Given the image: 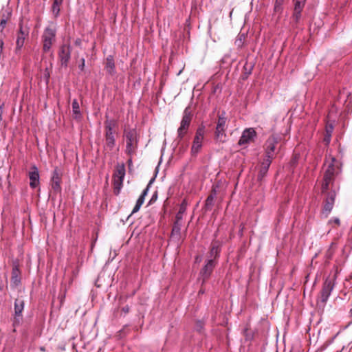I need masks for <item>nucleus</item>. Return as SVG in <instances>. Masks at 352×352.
Instances as JSON below:
<instances>
[{
	"instance_id": "1",
	"label": "nucleus",
	"mask_w": 352,
	"mask_h": 352,
	"mask_svg": "<svg viewBox=\"0 0 352 352\" xmlns=\"http://www.w3.org/2000/svg\"><path fill=\"white\" fill-rule=\"evenodd\" d=\"M104 125L103 151L106 153H109L115 149L116 146V134L118 123L113 119L107 118Z\"/></svg>"
},
{
	"instance_id": "2",
	"label": "nucleus",
	"mask_w": 352,
	"mask_h": 352,
	"mask_svg": "<svg viewBox=\"0 0 352 352\" xmlns=\"http://www.w3.org/2000/svg\"><path fill=\"white\" fill-rule=\"evenodd\" d=\"M335 158H331L329 162L324 164L325 169L324 170L323 179L322 182V192L324 193L329 188V185H333L337 174L335 166Z\"/></svg>"
},
{
	"instance_id": "3",
	"label": "nucleus",
	"mask_w": 352,
	"mask_h": 352,
	"mask_svg": "<svg viewBox=\"0 0 352 352\" xmlns=\"http://www.w3.org/2000/svg\"><path fill=\"white\" fill-rule=\"evenodd\" d=\"M124 136L126 138V153L133 155L138 144V133L135 129H126L124 131Z\"/></svg>"
},
{
	"instance_id": "4",
	"label": "nucleus",
	"mask_w": 352,
	"mask_h": 352,
	"mask_svg": "<svg viewBox=\"0 0 352 352\" xmlns=\"http://www.w3.org/2000/svg\"><path fill=\"white\" fill-rule=\"evenodd\" d=\"M307 0H292L294 9L289 23L293 28H296L302 19V12Z\"/></svg>"
},
{
	"instance_id": "5",
	"label": "nucleus",
	"mask_w": 352,
	"mask_h": 352,
	"mask_svg": "<svg viewBox=\"0 0 352 352\" xmlns=\"http://www.w3.org/2000/svg\"><path fill=\"white\" fill-rule=\"evenodd\" d=\"M192 118V111L189 107H187L184 112L183 116L180 122V126L177 129V137L182 140L187 133L190 127Z\"/></svg>"
},
{
	"instance_id": "6",
	"label": "nucleus",
	"mask_w": 352,
	"mask_h": 352,
	"mask_svg": "<svg viewBox=\"0 0 352 352\" xmlns=\"http://www.w3.org/2000/svg\"><path fill=\"white\" fill-rule=\"evenodd\" d=\"M204 134L205 126L204 124H201L197 128L195 133V135L194 137V140L192 141V144L190 151L192 155L195 156L200 152L203 146Z\"/></svg>"
},
{
	"instance_id": "7",
	"label": "nucleus",
	"mask_w": 352,
	"mask_h": 352,
	"mask_svg": "<svg viewBox=\"0 0 352 352\" xmlns=\"http://www.w3.org/2000/svg\"><path fill=\"white\" fill-rule=\"evenodd\" d=\"M335 283L333 279L327 278L323 283L322 289L320 291V296L317 300L318 305L322 304L324 305L327 302L334 288Z\"/></svg>"
},
{
	"instance_id": "8",
	"label": "nucleus",
	"mask_w": 352,
	"mask_h": 352,
	"mask_svg": "<svg viewBox=\"0 0 352 352\" xmlns=\"http://www.w3.org/2000/svg\"><path fill=\"white\" fill-rule=\"evenodd\" d=\"M56 30L54 28L47 27L42 35L43 50L47 52L51 49L53 43L56 41Z\"/></svg>"
},
{
	"instance_id": "9",
	"label": "nucleus",
	"mask_w": 352,
	"mask_h": 352,
	"mask_svg": "<svg viewBox=\"0 0 352 352\" xmlns=\"http://www.w3.org/2000/svg\"><path fill=\"white\" fill-rule=\"evenodd\" d=\"M19 29L17 32L16 41L15 53L20 54L21 50L24 45L25 40L28 37L30 33V28L27 25H24L23 22L19 24Z\"/></svg>"
},
{
	"instance_id": "10",
	"label": "nucleus",
	"mask_w": 352,
	"mask_h": 352,
	"mask_svg": "<svg viewBox=\"0 0 352 352\" xmlns=\"http://www.w3.org/2000/svg\"><path fill=\"white\" fill-rule=\"evenodd\" d=\"M125 175L124 165L118 166L113 175V191L116 195H118L123 186V180Z\"/></svg>"
},
{
	"instance_id": "11",
	"label": "nucleus",
	"mask_w": 352,
	"mask_h": 352,
	"mask_svg": "<svg viewBox=\"0 0 352 352\" xmlns=\"http://www.w3.org/2000/svg\"><path fill=\"white\" fill-rule=\"evenodd\" d=\"M227 128V118L223 112L218 116V120L214 131V137L217 141H223V138L226 137V130Z\"/></svg>"
},
{
	"instance_id": "12",
	"label": "nucleus",
	"mask_w": 352,
	"mask_h": 352,
	"mask_svg": "<svg viewBox=\"0 0 352 352\" xmlns=\"http://www.w3.org/2000/svg\"><path fill=\"white\" fill-rule=\"evenodd\" d=\"M217 264V261H216L214 258H207L205 261V264L199 272V276L200 278L202 280V283H205L210 278Z\"/></svg>"
},
{
	"instance_id": "13",
	"label": "nucleus",
	"mask_w": 352,
	"mask_h": 352,
	"mask_svg": "<svg viewBox=\"0 0 352 352\" xmlns=\"http://www.w3.org/2000/svg\"><path fill=\"white\" fill-rule=\"evenodd\" d=\"M336 197V191L335 190H332L327 193L324 201V206L322 210V216L323 217L327 218L333 210Z\"/></svg>"
},
{
	"instance_id": "14",
	"label": "nucleus",
	"mask_w": 352,
	"mask_h": 352,
	"mask_svg": "<svg viewBox=\"0 0 352 352\" xmlns=\"http://www.w3.org/2000/svg\"><path fill=\"white\" fill-rule=\"evenodd\" d=\"M72 47L70 45L63 44L60 45L58 56L62 67H67L71 58Z\"/></svg>"
},
{
	"instance_id": "15",
	"label": "nucleus",
	"mask_w": 352,
	"mask_h": 352,
	"mask_svg": "<svg viewBox=\"0 0 352 352\" xmlns=\"http://www.w3.org/2000/svg\"><path fill=\"white\" fill-rule=\"evenodd\" d=\"M256 137V132L253 128L245 129L239 140V145H247L253 142Z\"/></svg>"
},
{
	"instance_id": "16",
	"label": "nucleus",
	"mask_w": 352,
	"mask_h": 352,
	"mask_svg": "<svg viewBox=\"0 0 352 352\" xmlns=\"http://www.w3.org/2000/svg\"><path fill=\"white\" fill-rule=\"evenodd\" d=\"M62 179V173L60 170L56 167L53 172L51 178V186L52 188L56 192H60L61 191V183Z\"/></svg>"
},
{
	"instance_id": "17",
	"label": "nucleus",
	"mask_w": 352,
	"mask_h": 352,
	"mask_svg": "<svg viewBox=\"0 0 352 352\" xmlns=\"http://www.w3.org/2000/svg\"><path fill=\"white\" fill-rule=\"evenodd\" d=\"M30 182V186L32 188H36L39 184V172L38 168L34 165L31 167V170L28 174Z\"/></svg>"
},
{
	"instance_id": "18",
	"label": "nucleus",
	"mask_w": 352,
	"mask_h": 352,
	"mask_svg": "<svg viewBox=\"0 0 352 352\" xmlns=\"http://www.w3.org/2000/svg\"><path fill=\"white\" fill-rule=\"evenodd\" d=\"M221 250V243L219 241H214L211 243L210 256L208 258H214L217 261Z\"/></svg>"
},
{
	"instance_id": "19",
	"label": "nucleus",
	"mask_w": 352,
	"mask_h": 352,
	"mask_svg": "<svg viewBox=\"0 0 352 352\" xmlns=\"http://www.w3.org/2000/svg\"><path fill=\"white\" fill-rule=\"evenodd\" d=\"M21 283V272L17 263H14L12 270L11 285L17 287Z\"/></svg>"
},
{
	"instance_id": "20",
	"label": "nucleus",
	"mask_w": 352,
	"mask_h": 352,
	"mask_svg": "<svg viewBox=\"0 0 352 352\" xmlns=\"http://www.w3.org/2000/svg\"><path fill=\"white\" fill-rule=\"evenodd\" d=\"M278 143L276 138L270 136L265 142V154L274 155L276 145Z\"/></svg>"
},
{
	"instance_id": "21",
	"label": "nucleus",
	"mask_w": 352,
	"mask_h": 352,
	"mask_svg": "<svg viewBox=\"0 0 352 352\" xmlns=\"http://www.w3.org/2000/svg\"><path fill=\"white\" fill-rule=\"evenodd\" d=\"M104 69L108 74L113 76L116 74V65L114 58L112 55H109L106 58Z\"/></svg>"
},
{
	"instance_id": "22",
	"label": "nucleus",
	"mask_w": 352,
	"mask_h": 352,
	"mask_svg": "<svg viewBox=\"0 0 352 352\" xmlns=\"http://www.w3.org/2000/svg\"><path fill=\"white\" fill-rule=\"evenodd\" d=\"M72 113L74 119L80 120L82 118V113L80 110V105L76 99H74L72 101Z\"/></svg>"
},
{
	"instance_id": "23",
	"label": "nucleus",
	"mask_w": 352,
	"mask_h": 352,
	"mask_svg": "<svg viewBox=\"0 0 352 352\" xmlns=\"http://www.w3.org/2000/svg\"><path fill=\"white\" fill-rule=\"evenodd\" d=\"M24 308V302L23 300L16 299L14 302V316L15 318L20 316Z\"/></svg>"
},
{
	"instance_id": "24",
	"label": "nucleus",
	"mask_w": 352,
	"mask_h": 352,
	"mask_svg": "<svg viewBox=\"0 0 352 352\" xmlns=\"http://www.w3.org/2000/svg\"><path fill=\"white\" fill-rule=\"evenodd\" d=\"M182 224L181 220L176 219L174 222L172 232H171V236L173 237L176 236L179 237L180 235L181 228H182Z\"/></svg>"
},
{
	"instance_id": "25",
	"label": "nucleus",
	"mask_w": 352,
	"mask_h": 352,
	"mask_svg": "<svg viewBox=\"0 0 352 352\" xmlns=\"http://www.w3.org/2000/svg\"><path fill=\"white\" fill-rule=\"evenodd\" d=\"M187 204L185 200H184L179 206V210L178 212L176 214L175 218L177 220H182L183 214L185 213L186 210Z\"/></svg>"
},
{
	"instance_id": "26",
	"label": "nucleus",
	"mask_w": 352,
	"mask_h": 352,
	"mask_svg": "<svg viewBox=\"0 0 352 352\" xmlns=\"http://www.w3.org/2000/svg\"><path fill=\"white\" fill-rule=\"evenodd\" d=\"M63 3V0H54L52 10L55 17L59 15L60 6Z\"/></svg>"
},
{
	"instance_id": "27",
	"label": "nucleus",
	"mask_w": 352,
	"mask_h": 352,
	"mask_svg": "<svg viewBox=\"0 0 352 352\" xmlns=\"http://www.w3.org/2000/svg\"><path fill=\"white\" fill-rule=\"evenodd\" d=\"M216 197V190H213L212 193H211L206 199L205 206L207 209H210L212 206L214 205V200Z\"/></svg>"
},
{
	"instance_id": "28",
	"label": "nucleus",
	"mask_w": 352,
	"mask_h": 352,
	"mask_svg": "<svg viewBox=\"0 0 352 352\" xmlns=\"http://www.w3.org/2000/svg\"><path fill=\"white\" fill-rule=\"evenodd\" d=\"M285 0H275L274 10L277 13H282Z\"/></svg>"
},
{
	"instance_id": "29",
	"label": "nucleus",
	"mask_w": 352,
	"mask_h": 352,
	"mask_svg": "<svg viewBox=\"0 0 352 352\" xmlns=\"http://www.w3.org/2000/svg\"><path fill=\"white\" fill-rule=\"evenodd\" d=\"M12 15V12L9 8H3L0 12V19L8 21Z\"/></svg>"
},
{
	"instance_id": "30",
	"label": "nucleus",
	"mask_w": 352,
	"mask_h": 352,
	"mask_svg": "<svg viewBox=\"0 0 352 352\" xmlns=\"http://www.w3.org/2000/svg\"><path fill=\"white\" fill-rule=\"evenodd\" d=\"M335 244L333 243H331L329 248L325 252V258L327 260H330L335 252V248H334Z\"/></svg>"
},
{
	"instance_id": "31",
	"label": "nucleus",
	"mask_w": 352,
	"mask_h": 352,
	"mask_svg": "<svg viewBox=\"0 0 352 352\" xmlns=\"http://www.w3.org/2000/svg\"><path fill=\"white\" fill-rule=\"evenodd\" d=\"M273 158H274L273 155L265 154V158H264L263 161L261 162V166L270 168V166L272 163Z\"/></svg>"
},
{
	"instance_id": "32",
	"label": "nucleus",
	"mask_w": 352,
	"mask_h": 352,
	"mask_svg": "<svg viewBox=\"0 0 352 352\" xmlns=\"http://www.w3.org/2000/svg\"><path fill=\"white\" fill-rule=\"evenodd\" d=\"M144 199L139 197V198L138 199L136 204L132 210L131 214H134V213H136L137 212H138L140 210L142 205L144 204Z\"/></svg>"
},
{
	"instance_id": "33",
	"label": "nucleus",
	"mask_w": 352,
	"mask_h": 352,
	"mask_svg": "<svg viewBox=\"0 0 352 352\" xmlns=\"http://www.w3.org/2000/svg\"><path fill=\"white\" fill-rule=\"evenodd\" d=\"M269 168L261 165V169L258 174V179L261 181L267 175Z\"/></svg>"
},
{
	"instance_id": "34",
	"label": "nucleus",
	"mask_w": 352,
	"mask_h": 352,
	"mask_svg": "<svg viewBox=\"0 0 352 352\" xmlns=\"http://www.w3.org/2000/svg\"><path fill=\"white\" fill-rule=\"evenodd\" d=\"M245 40L244 34H240L238 36L237 38L235 41V45L239 47H241L243 45Z\"/></svg>"
},
{
	"instance_id": "35",
	"label": "nucleus",
	"mask_w": 352,
	"mask_h": 352,
	"mask_svg": "<svg viewBox=\"0 0 352 352\" xmlns=\"http://www.w3.org/2000/svg\"><path fill=\"white\" fill-rule=\"evenodd\" d=\"M155 178H153L150 180V182H148L146 188L142 191L141 195L140 196V197H142L143 199L145 198V197L146 196V195L148 194V192L149 190V188L151 185V184L153 183V182L154 181Z\"/></svg>"
},
{
	"instance_id": "36",
	"label": "nucleus",
	"mask_w": 352,
	"mask_h": 352,
	"mask_svg": "<svg viewBox=\"0 0 352 352\" xmlns=\"http://www.w3.org/2000/svg\"><path fill=\"white\" fill-rule=\"evenodd\" d=\"M333 126L332 124H328L326 126V134H328V135H331L333 133Z\"/></svg>"
},
{
	"instance_id": "37",
	"label": "nucleus",
	"mask_w": 352,
	"mask_h": 352,
	"mask_svg": "<svg viewBox=\"0 0 352 352\" xmlns=\"http://www.w3.org/2000/svg\"><path fill=\"white\" fill-rule=\"evenodd\" d=\"M85 60L84 58H82L80 59V63L78 65V67L79 69L81 70V71H83L84 70V68H85Z\"/></svg>"
},
{
	"instance_id": "38",
	"label": "nucleus",
	"mask_w": 352,
	"mask_h": 352,
	"mask_svg": "<svg viewBox=\"0 0 352 352\" xmlns=\"http://www.w3.org/2000/svg\"><path fill=\"white\" fill-rule=\"evenodd\" d=\"M329 223H336V225L340 226V221L339 218H338V217H334V218H333V219H330V220H329Z\"/></svg>"
},
{
	"instance_id": "39",
	"label": "nucleus",
	"mask_w": 352,
	"mask_h": 352,
	"mask_svg": "<svg viewBox=\"0 0 352 352\" xmlns=\"http://www.w3.org/2000/svg\"><path fill=\"white\" fill-rule=\"evenodd\" d=\"M7 21V20L0 19V27L1 30H3L6 28Z\"/></svg>"
},
{
	"instance_id": "40",
	"label": "nucleus",
	"mask_w": 352,
	"mask_h": 352,
	"mask_svg": "<svg viewBox=\"0 0 352 352\" xmlns=\"http://www.w3.org/2000/svg\"><path fill=\"white\" fill-rule=\"evenodd\" d=\"M331 135H328V134H325V136L324 138V141L326 142L327 144H329L331 142Z\"/></svg>"
},
{
	"instance_id": "41",
	"label": "nucleus",
	"mask_w": 352,
	"mask_h": 352,
	"mask_svg": "<svg viewBox=\"0 0 352 352\" xmlns=\"http://www.w3.org/2000/svg\"><path fill=\"white\" fill-rule=\"evenodd\" d=\"M157 198V192H155L153 195V196H152V197H151V200H150V201H149V202H150V204H151V202H153V201H156Z\"/></svg>"
},
{
	"instance_id": "42",
	"label": "nucleus",
	"mask_w": 352,
	"mask_h": 352,
	"mask_svg": "<svg viewBox=\"0 0 352 352\" xmlns=\"http://www.w3.org/2000/svg\"><path fill=\"white\" fill-rule=\"evenodd\" d=\"M129 310H130V307H129V306H128V305H126V306H125V307H122V311L124 314H127V313H129Z\"/></svg>"
},
{
	"instance_id": "43",
	"label": "nucleus",
	"mask_w": 352,
	"mask_h": 352,
	"mask_svg": "<svg viewBox=\"0 0 352 352\" xmlns=\"http://www.w3.org/2000/svg\"><path fill=\"white\" fill-rule=\"evenodd\" d=\"M197 327L199 328L200 329H202L203 323L201 321L197 322Z\"/></svg>"
},
{
	"instance_id": "44",
	"label": "nucleus",
	"mask_w": 352,
	"mask_h": 352,
	"mask_svg": "<svg viewBox=\"0 0 352 352\" xmlns=\"http://www.w3.org/2000/svg\"><path fill=\"white\" fill-rule=\"evenodd\" d=\"M201 261V258L199 256H197L196 258H195V261L197 263Z\"/></svg>"
}]
</instances>
